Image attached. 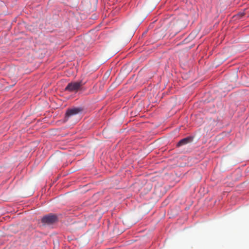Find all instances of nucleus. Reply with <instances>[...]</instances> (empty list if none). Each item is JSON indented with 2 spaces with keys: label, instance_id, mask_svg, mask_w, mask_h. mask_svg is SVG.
Returning <instances> with one entry per match:
<instances>
[{
  "label": "nucleus",
  "instance_id": "1",
  "mask_svg": "<svg viewBox=\"0 0 249 249\" xmlns=\"http://www.w3.org/2000/svg\"><path fill=\"white\" fill-rule=\"evenodd\" d=\"M84 83L82 81H79L76 82H71L67 85L65 88V91H69L70 92H77L78 90H84L85 89L83 87Z\"/></svg>",
  "mask_w": 249,
  "mask_h": 249
},
{
  "label": "nucleus",
  "instance_id": "2",
  "mask_svg": "<svg viewBox=\"0 0 249 249\" xmlns=\"http://www.w3.org/2000/svg\"><path fill=\"white\" fill-rule=\"evenodd\" d=\"M58 220V216L53 213H50L42 217L41 222L44 224L51 225L55 223Z\"/></svg>",
  "mask_w": 249,
  "mask_h": 249
},
{
  "label": "nucleus",
  "instance_id": "3",
  "mask_svg": "<svg viewBox=\"0 0 249 249\" xmlns=\"http://www.w3.org/2000/svg\"><path fill=\"white\" fill-rule=\"evenodd\" d=\"M82 111V108L79 107L68 109L66 112L65 117L66 118L67 120H68L70 117L78 114Z\"/></svg>",
  "mask_w": 249,
  "mask_h": 249
},
{
  "label": "nucleus",
  "instance_id": "4",
  "mask_svg": "<svg viewBox=\"0 0 249 249\" xmlns=\"http://www.w3.org/2000/svg\"><path fill=\"white\" fill-rule=\"evenodd\" d=\"M193 137L192 136H188L184 138L181 139L177 143V147H180L182 145H185L188 143L191 142L193 140Z\"/></svg>",
  "mask_w": 249,
  "mask_h": 249
}]
</instances>
